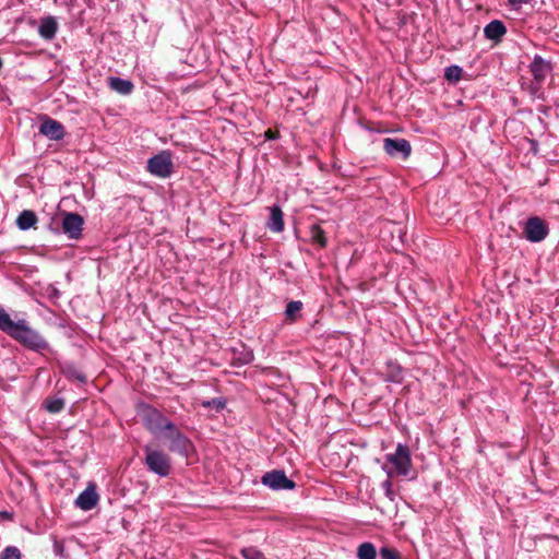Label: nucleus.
I'll return each mask as SVG.
<instances>
[{"instance_id":"1","label":"nucleus","mask_w":559,"mask_h":559,"mask_svg":"<svg viewBox=\"0 0 559 559\" xmlns=\"http://www.w3.org/2000/svg\"><path fill=\"white\" fill-rule=\"evenodd\" d=\"M0 330L29 350L43 353L49 349V343L26 320L13 321L3 308H0Z\"/></svg>"},{"instance_id":"2","label":"nucleus","mask_w":559,"mask_h":559,"mask_svg":"<svg viewBox=\"0 0 559 559\" xmlns=\"http://www.w3.org/2000/svg\"><path fill=\"white\" fill-rule=\"evenodd\" d=\"M142 420L146 430L154 436L168 432L175 425L159 409L150 404L143 405Z\"/></svg>"},{"instance_id":"3","label":"nucleus","mask_w":559,"mask_h":559,"mask_svg":"<svg viewBox=\"0 0 559 559\" xmlns=\"http://www.w3.org/2000/svg\"><path fill=\"white\" fill-rule=\"evenodd\" d=\"M145 453L144 465L153 474L159 477H167L171 472V460L168 454L162 450L153 449L146 444L143 447Z\"/></svg>"},{"instance_id":"4","label":"nucleus","mask_w":559,"mask_h":559,"mask_svg":"<svg viewBox=\"0 0 559 559\" xmlns=\"http://www.w3.org/2000/svg\"><path fill=\"white\" fill-rule=\"evenodd\" d=\"M146 169L151 175L158 178L170 177L174 170L171 153L165 150L152 156L147 160Z\"/></svg>"},{"instance_id":"5","label":"nucleus","mask_w":559,"mask_h":559,"mask_svg":"<svg viewBox=\"0 0 559 559\" xmlns=\"http://www.w3.org/2000/svg\"><path fill=\"white\" fill-rule=\"evenodd\" d=\"M163 437L169 441L168 450L182 457H188L193 448L191 440L174 425V428L164 433Z\"/></svg>"},{"instance_id":"6","label":"nucleus","mask_w":559,"mask_h":559,"mask_svg":"<svg viewBox=\"0 0 559 559\" xmlns=\"http://www.w3.org/2000/svg\"><path fill=\"white\" fill-rule=\"evenodd\" d=\"M523 233L528 241L540 242L548 236L549 226L539 216H531L524 224Z\"/></svg>"},{"instance_id":"7","label":"nucleus","mask_w":559,"mask_h":559,"mask_svg":"<svg viewBox=\"0 0 559 559\" xmlns=\"http://www.w3.org/2000/svg\"><path fill=\"white\" fill-rule=\"evenodd\" d=\"M386 460L394 466L397 475H408L412 460L409 449L406 444L399 443L394 453L386 454Z\"/></svg>"},{"instance_id":"8","label":"nucleus","mask_w":559,"mask_h":559,"mask_svg":"<svg viewBox=\"0 0 559 559\" xmlns=\"http://www.w3.org/2000/svg\"><path fill=\"white\" fill-rule=\"evenodd\" d=\"M383 151L390 157L406 160L412 154V145L408 140L403 138H385L383 139Z\"/></svg>"},{"instance_id":"9","label":"nucleus","mask_w":559,"mask_h":559,"mask_svg":"<svg viewBox=\"0 0 559 559\" xmlns=\"http://www.w3.org/2000/svg\"><path fill=\"white\" fill-rule=\"evenodd\" d=\"M261 483L271 488L272 490H293L296 487V483L289 479L285 472L282 469H273L266 472L262 478Z\"/></svg>"},{"instance_id":"10","label":"nucleus","mask_w":559,"mask_h":559,"mask_svg":"<svg viewBox=\"0 0 559 559\" xmlns=\"http://www.w3.org/2000/svg\"><path fill=\"white\" fill-rule=\"evenodd\" d=\"M62 216V231L68 236L69 239H80L82 237L84 225L83 217L80 214L73 212H64Z\"/></svg>"},{"instance_id":"11","label":"nucleus","mask_w":559,"mask_h":559,"mask_svg":"<svg viewBox=\"0 0 559 559\" xmlns=\"http://www.w3.org/2000/svg\"><path fill=\"white\" fill-rule=\"evenodd\" d=\"M39 134L51 141H61L66 136V128L60 121L46 116L39 126Z\"/></svg>"},{"instance_id":"12","label":"nucleus","mask_w":559,"mask_h":559,"mask_svg":"<svg viewBox=\"0 0 559 559\" xmlns=\"http://www.w3.org/2000/svg\"><path fill=\"white\" fill-rule=\"evenodd\" d=\"M528 76L522 75L520 79L523 90L528 91L532 96H539L542 84L545 80V72H526Z\"/></svg>"},{"instance_id":"13","label":"nucleus","mask_w":559,"mask_h":559,"mask_svg":"<svg viewBox=\"0 0 559 559\" xmlns=\"http://www.w3.org/2000/svg\"><path fill=\"white\" fill-rule=\"evenodd\" d=\"M99 496L94 485H88L75 499V507L83 511L92 510L98 502Z\"/></svg>"},{"instance_id":"14","label":"nucleus","mask_w":559,"mask_h":559,"mask_svg":"<svg viewBox=\"0 0 559 559\" xmlns=\"http://www.w3.org/2000/svg\"><path fill=\"white\" fill-rule=\"evenodd\" d=\"M230 354V364L234 367L248 365L254 358L253 350L242 343L238 347L231 348Z\"/></svg>"},{"instance_id":"15","label":"nucleus","mask_w":559,"mask_h":559,"mask_svg":"<svg viewBox=\"0 0 559 559\" xmlns=\"http://www.w3.org/2000/svg\"><path fill=\"white\" fill-rule=\"evenodd\" d=\"M59 25L55 16L47 15L39 20L38 34L43 39L51 40L56 37Z\"/></svg>"},{"instance_id":"16","label":"nucleus","mask_w":559,"mask_h":559,"mask_svg":"<svg viewBox=\"0 0 559 559\" xmlns=\"http://www.w3.org/2000/svg\"><path fill=\"white\" fill-rule=\"evenodd\" d=\"M506 33L507 27L500 20L489 22L484 28L485 37L495 41H499Z\"/></svg>"},{"instance_id":"17","label":"nucleus","mask_w":559,"mask_h":559,"mask_svg":"<svg viewBox=\"0 0 559 559\" xmlns=\"http://www.w3.org/2000/svg\"><path fill=\"white\" fill-rule=\"evenodd\" d=\"M108 86L111 91L120 95H130L134 88V85L130 80L121 79L118 76L108 78Z\"/></svg>"},{"instance_id":"18","label":"nucleus","mask_w":559,"mask_h":559,"mask_svg":"<svg viewBox=\"0 0 559 559\" xmlns=\"http://www.w3.org/2000/svg\"><path fill=\"white\" fill-rule=\"evenodd\" d=\"M266 227L274 233H280L284 229L283 212L278 205L270 207V216L266 223Z\"/></svg>"},{"instance_id":"19","label":"nucleus","mask_w":559,"mask_h":559,"mask_svg":"<svg viewBox=\"0 0 559 559\" xmlns=\"http://www.w3.org/2000/svg\"><path fill=\"white\" fill-rule=\"evenodd\" d=\"M37 215L32 210H23L16 217L15 224L20 230H28L36 226Z\"/></svg>"},{"instance_id":"20","label":"nucleus","mask_w":559,"mask_h":559,"mask_svg":"<svg viewBox=\"0 0 559 559\" xmlns=\"http://www.w3.org/2000/svg\"><path fill=\"white\" fill-rule=\"evenodd\" d=\"M304 304L300 300H292L286 305L284 311L285 319L289 323H294L301 316Z\"/></svg>"},{"instance_id":"21","label":"nucleus","mask_w":559,"mask_h":559,"mask_svg":"<svg viewBox=\"0 0 559 559\" xmlns=\"http://www.w3.org/2000/svg\"><path fill=\"white\" fill-rule=\"evenodd\" d=\"M62 372L69 380L78 381L80 383H86V376L81 370H79L74 365H66L62 368Z\"/></svg>"},{"instance_id":"22","label":"nucleus","mask_w":559,"mask_h":559,"mask_svg":"<svg viewBox=\"0 0 559 559\" xmlns=\"http://www.w3.org/2000/svg\"><path fill=\"white\" fill-rule=\"evenodd\" d=\"M358 559H376L377 549L372 543L365 542L358 546L357 549Z\"/></svg>"},{"instance_id":"23","label":"nucleus","mask_w":559,"mask_h":559,"mask_svg":"<svg viewBox=\"0 0 559 559\" xmlns=\"http://www.w3.org/2000/svg\"><path fill=\"white\" fill-rule=\"evenodd\" d=\"M310 238L313 243L319 245L321 248L326 247L328 241L325 231L321 228L320 225L314 224L310 227Z\"/></svg>"},{"instance_id":"24","label":"nucleus","mask_w":559,"mask_h":559,"mask_svg":"<svg viewBox=\"0 0 559 559\" xmlns=\"http://www.w3.org/2000/svg\"><path fill=\"white\" fill-rule=\"evenodd\" d=\"M201 406L205 409L214 408L216 412H221L226 407V400L223 397H214L201 402Z\"/></svg>"},{"instance_id":"25","label":"nucleus","mask_w":559,"mask_h":559,"mask_svg":"<svg viewBox=\"0 0 559 559\" xmlns=\"http://www.w3.org/2000/svg\"><path fill=\"white\" fill-rule=\"evenodd\" d=\"M552 66L549 60L544 59L539 55H535L531 64L528 66V70H551Z\"/></svg>"},{"instance_id":"26","label":"nucleus","mask_w":559,"mask_h":559,"mask_svg":"<svg viewBox=\"0 0 559 559\" xmlns=\"http://www.w3.org/2000/svg\"><path fill=\"white\" fill-rule=\"evenodd\" d=\"M475 76L467 72H444V79L450 85H455L461 79L472 80Z\"/></svg>"},{"instance_id":"27","label":"nucleus","mask_w":559,"mask_h":559,"mask_svg":"<svg viewBox=\"0 0 559 559\" xmlns=\"http://www.w3.org/2000/svg\"><path fill=\"white\" fill-rule=\"evenodd\" d=\"M45 408L51 414L60 413L64 408V400L61 397L48 400L45 403Z\"/></svg>"},{"instance_id":"28","label":"nucleus","mask_w":559,"mask_h":559,"mask_svg":"<svg viewBox=\"0 0 559 559\" xmlns=\"http://www.w3.org/2000/svg\"><path fill=\"white\" fill-rule=\"evenodd\" d=\"M241 556L245 559H266L264 554L253 546L241 549Z\"/></svg>"},{"instance_id":"29","label":"nucleus","mask_w":559,"mask_h":559,"mask_svg":"<svg viewBox=\"0 0 559 559\" xmlns=\"http://www.w3.org/2000/svg\"><path fill=\"white\" fill-rule=\"evenodd\" d=\"M0 559H21V551L15 546H8L2 550Z\"/></svg>"},{"instance_id":"30","label":"nucleus","mask_w":559,"mask_h":559,"mask_svg":"<svg viewBox=\"0 0 559 559\" xmlns=\"http://www.w3.org/2000/svg\"><path fill=\"white\" fill-rule=\"evenodd\" d=\"M379 556L380 559H401L399 551L391 547H382Z\"/></svg>"},{"instance_id":"31","label":"nucleus","mask_w":559,"mask_h":559,"mask_svg":"<svg viewBox=\"0 0 559 559\" xmlns=\"http://www.w3.org/2000/svg\"><path fill=\"white\" fill-rule=\"evenodd\" d=\"M265 140H276L280 138V133L276 130L267 129L264 132Z\"/></svg>"},{"instance_id":"32","label":"nucleus","mask_w":559,"mask_h":559,"mask_svg":"<svg viewBox=\"0 0 559 559\" xmlns=\"http://www.w3.org/2000/svg\"><path fill=\"white\" fill-rule=\"evenodd\" d=\"M402 369L400 367L396 368V373H392L390 377H389V380L390 381H393V382H401L402 381Z\"/></svg>"},{"instance_id":"33","label":"nucleus","mask_w":559,"mask_h":559,"mask_svg":"<svg viewBox=\"0 0 559 559\" xmlns=\"http://www.w3.org/2000/svg\"><path fill=\"white\" fill-rule=\"evenodd\" d=\"M53 550H55V554L56 555H59V556H62L63 554V544L62 543H59V542H55L53 544Z\"/></svg>"},{"instance_id":"34","label":"nucleus","mask_w":559,"mask_h":559,"mask_svg":"<svg viewBox=\"0 0 559 559\" xmlns=\"http://www.w3.org/2000/svg\"><path fill=\"white\" fill-rule=\"evenodd\" d=\"M509 4L514 9H520L523 3L528 2V0H508Z\"/></svg>"},{"instance_id":"35","label":"nucleus","mask_w":559,"mask_h":559,"mask_svg":"<svg viewBox=\"0 0 559 559\" xmlns=\"http://www.w3.org/2000/svg\"><path fill=\"white\" fill-rule=\"evenodd\" d=\"M359 126L361 128H364L365 130L369 131V132H381L379 129L371 128L370 126H368L364 121H359Z\"/></svg>"},{"instance_id":"36","label":"nucleus","mask_w":559,"mask_h":559,"mask_svg":"<svg viewBox=\"0 0 559 559\" xmlns=\"http://www.w3.org/2000/svg\"><path fill=\"white\" fill-rule=\"evenodd\" d=\"M443 70L456 71V70H463V69L460 66H457V64H451V66L445 67Z\"/></svg>"},{"instance_id":"37","label":"nucleus","mask_w":559,"mask_h":559,"mask_svg":"<svg viewBox=\"0 0 559 559\" xmlns=\"http://www.w3.org/2000/svg\"><path fill=\"white\" fill-rule=\"evenodd\" d=\"M0 514L2 516H4L5 519H8V520H12L13 519V513H11V512L2 511V512H0Z\"/></svg>"},{"instance_id":"38","label":"nucleus","mask_w":559,"mask_h":559,"mask_svg":"<svg viewBox=\"0 0 559 559\" xmlns=\"http://www.w3.org/2000/svg\"><path fill=\"white\" fill-rule=\"evenodd\" d=\"M383 487H385V489H388V490H389V489L391 488V483H390L389 480H385V481L383 483Z\"/></svg>"},{"instance_id":"39","label":"nucleus","mask_w":559,"mask_h":559,"mask_svg":"<svg viewBox=\"0 0 559 559\" xmlns=\"http://www.w3.org/2000/svg\"><path fill=\"white\" fill-rule=\"evenodd\" d=\"M407 73H408L411 76H413L415 80H419V79L416 76L415 72L409 71V72H407Z\"/></svg>"},{"instance_id":"40","label":"nucleus","mask_w":559,"mask_h":559,"mask_svg":"<svg viewBox=\"0 0 559 559\" xmlns=\"http://www.w3.org/2000/svg\"><path fill=\"white\" fill-rule=\"evenodd\" d=\"M427 81H433V78H429V79H423V82H427Z\"/></svg>"}]
</instances>
